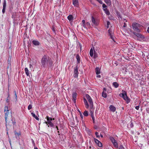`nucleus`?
Segmentation results:
<instances>
[{
	"label": "nucleus",
	"mask_w": 149,
	"mask_h": 149,
	"mask_svg": "<svg viewBox=\"0 0 149 149\" xmlns=\"http://www.w3.org/2000/svg\"><path fill=\"white\" fill-rule=\"evenodd\" d=\"M32 108V105L31 104H29L28 107V109L29 110H30Z\"/></svg>",
	"instance_id": "473e14b6"
},
{
	"label": "nucleus",
	"mask_w": 149,
	"mask_h": 149,
	"mask_svg": "<svg viewBox=\"0 0 149 149\" xmlns=\"http://www.w3.org/2000/svg\"><path fill=\"white\" fill-rule=\"evenodd\" d=\"M126 26V24L125 23H124V25L123 26L124 27H125Z\"/></svg>",
	"instance_id": "de8ad7c7"
},
{
	"label": "nucleus",
	"mask_w": 149,
	"mask_h": 149,
	"mask_svg": "<svg viewBox=\"0 0 149 149\" xmlns=\"http://www.w3.org/2000/svg\"><path fill=\"white\" fill-rule=\"evenodd\" d=\"M86 96L89 102V103L90 107L91 108L90 113L91 116L92 118V119L93 121V123H94V118L93 116V113L94 112V108H93V104L92 100L90 96L88 94H86Z\"/></svg>",
	"instance_id": "f03ea898"
},
{
	"label": "nucleus",
	"mask_w": 149,
	"mask_h": 149,
	"mask_svg": "<svg viewBox=\"0 0 149 149\" xmlns=\"http://www.w3.org/2000/svg\"><path fill=\"white\" fill-rule=\"evenodd\" d=\"M110 23L109 22V21H107V28H108L109 27V25H110Z\"/></svg>",
	"instance_id": "72a5a7b5"
},
{
	"label": "nucleus",
	"mask_w": 149,
	"mask_h": 149,
	"mask_svg": "<svg viewBox=\"0 0 149 149\" xmlns=\"http://www.w3.org/2000/svg\"><path fill=\"white\" fill-rule=\"evenodd\" d=\"M100 136H101V137H102H102H103V135H102L101 134H100Z\"/></svg>",
	"instance_id": "3c124183"
},
{
	"label": "nucleus",
	"mask_w": 149,
	"mask_h": 149,
	"mask_svg": "<svg viewBox=\"0 0 149 149\" xmlns=\"http://www.w3.org/2000/svg\"><path fill=\"white\" fill-rule=\"evenodd\" d=\"M24 70L25 71V73L26 74L27 76H29V71L28 70V69L27 68H26L24 69Z\"/></svg>",
	"instance_id": "412c9836"
},
{
	"label": "nucleus",
	"mask_w": 149,
	"mask_h": 149,
	"mask_svg": "<svg viewBox=\"0 0 149 149\" xmlns=\"http://www.w3.org/2000/svg\"><path fill=\"white\" fill-rule=\"evenodd\" d=\"M109 108L110 110L113 112H114L116 111V108L113 105H111L110 106Z\"/></svg>",
	"instance_id": "4468645a"
},
{
	"label": "nucleus",
	"mask_w": 149,
	"mask_h": 149,
	"mask_svg": "<svg viewBox=\"0 0 149 149\" xmlns=\"http://www.w3.org/2000/svg\"><path fill=\"white\" fill-rule=\"evenodd\" d=\"M84 115L86 116H88V111H85L84 113H83Z\"/></svg>",
	"instance_id": "7c9ffc66"
},
{
	"label": "nucleus",
	"mask_w": 149,
	"mask_h": 149,
	"mask_svg": "<svg viewBox=\"0 0 149 149\" xmlns=\"http://www.w3.org/2000/svg\"><path fill=\"white\" fill-rule=\"evenodd\" d=\"M89 54L91 56L93 57V56L94 54V51H93L92 48H91L90 50Z\"/></svg>",
	"instance_id": "6ab92c4d"
},
{
	"label": "nucleus",
	"mask_w": 149,
	"mask_h": 149,
	"mask_svg": "<svg viewBox=\"0 0 149 149\" xmlns=\"http://www.w3.org/2000/svg\"><path fill=\"white\" fill-rule=\"evenodd\" d=\"M82 26L85 28L86 29V25L85 23L82 24Z\"/></svg>",
	"instance_id": "c9c22d12"
},
{
	"label": "nucleus",
	"mask_w": 149,
	"mask_h": 149,
	"mask_svg": "<svg viewBox=\"0 0 149 149\" xmlns=\"http://www.w3.org/2000/svg\"><path fill=\"white\" fill-rule=\"evenodd\" d=\"M76 58L77 60V61L78 63H79L80 62V60L79 56L78 55H77L76 56Z\"/></svg>",
	"instance_id": "bb28decb"
},
{
	"label": "nucleus",
	"mask_w": 149,
	"mask_h": 149,
	"mask_svg": "<svg viewBox=\"0 0 149 149\" xmlns=\"http://www.w3.org/2000/svg\"><path fill=\"white\" fill-rule=\"evenodd\" d=\"M46 118H47V121L45 122V123L48 126V127L49 126L52 127L54 126L53 124L52 123V120H54V118H52L49 117L48 116H47Z\"/></svg>",
	"instance_id": "423d86ee"
},
{
	"label": "nucleus",
	"mask_w": 149,
	"mask_h": 149,
	"mask_svg": "<svg viewBox=\"0 0 149 149\" xmlns=\"http://www.w3.org/2000/svg\"><path fill=\"white\" fill-rule=\"evenodd\" d=\"M108 33L110 36L111 38L114 41V38L113 37V31L111 29H109L108 30Z\"/></svg>",
	"instance_id": "9d476101"
},
{
	"label": "nucleus",
	"mask_w": 149,
	"mask_h": 149,
	"mask_svg": "<svg viewBox=\"0 0 149 149\" xmlns=\"http://www.w3.org/2000/svg\"><path fill=\"white\" fill-rule=\"evenodd\" d=\"M93 48L94 49H95L96 48L98 49L99 48V45L97 43H95L94 46H93Z\"/></svg>",
	"instance_id": "dca6fc26"
},
{
	"label": "nucleus",
	"mask_w": 149,
	"mask_h": 149,
	"mask_svg": "<svg viewBox=\"0 0 149 149\" xmlns=\"http://www.w3.org/2000/svg\"><path fill=\"white\" fill-rule=\"evenodd\" d=\"M51 59L50 58L49 56H44L42 58L41 60V63L42 65L44 66L48 63H49V64H52V62L51 61Z\"/></svg>",
	"instance_id": "7ed1b4c3"
},
{
	"label": "nucleus",
	"mask_w": 149,
	"mask_h": 149,
	"mask_svg": "<svg viewBox=\"0 0 149 149\" xmlns=\"http://www.w3.org/2000/svg\"><path fill=\"white\" fill-rule=\"evenodd\" d=\"M32 43L35 45H38L40 44L39 42L37 40H34L32 41Z\"/></svg>",
	"instance_id": "f3484780"
},
{
	"label": "nucleus",
	"mask_w": 149,
	"mask_h": 149,
	"mask_svg": "<svg viewBox=\"0 0 149 149\" xmlns=\"http://www.w3.org/2000/svg\"><path fill=\"white\" fill-rule=\"evenodd\" d=\"M104 1L108 5H110L111 4V1L110 0H104Z\"/></svg>",
	"instance_id": "4be33fe9"
},
{
	"label": "nucleus",
	"mask_w": 149,
	"mask_h": 149,
	"mask_svg": "<svg viewBox=\"0 0 149 149\" xmlns=\"http://www.w3.org/2000/svg\"><path fill=\"white\" fill-rule=\"evenodd\" d=\"M32 68V66L30 64V68Z\"/></svg>",
	"instance_id": "a18cd8bd"
},
{
	"label": "nucleus",
	"mask_w": 149,
	"mask_h": 149,
	"mask_svg": "<svg viewBox=\"0 0 149 149\" xmlns=\"http://www.w3.org/2000/svg\"><path fill=\"white\" fill-rule=\"evenodd\" d=\"M123 93L119 94V96L122 97L125 101H126L127 103H129L130 102V100L127 96L126 92L125 91H122Z\"/></svg>",
	"instance_id": "39448f33"
},
{
	"label": "nucleus",
	"mask_w": 149,
	"mask_h": 149,
	"mask_svg": "<svg viewBox=\"0 0 149 149\" xmlns=\"http://www.w3.org/2000/svg\"><path fill=\"white\" fill-rule=\"evenodd\" d=\"M75 118H76V120H77V121L78 123V121L77 120V117H76Z\"/></svg>",
	"instance_id": "8fccbe9b"
},
{
	"label": "nucleus",
	"mask_w": 149,
	"mask_h": 149,
	"mask_svg": "<svg viewBox=\"0 0 149 149\" xmlns=\"http://www.w3.org/2000/svg\"><path fill=\"white\" fill-rule=\"evenodd\" d=\"M86 26L87 27H90V24L89 22H87L86 24Z\"/></svg>",
	"instance_id": "f704fd0d"
},
{
	"label": "nucleus",
	"mask_w": 149,
	"mask_h": 149,
	"mask_svg": "<svg viewBox=\"0 0 149 149\" xmlns=\"http://www.w3.org/2000/svg\"><path fill=\"white\" fill-rule=\"evenodd\" d=\"M102 7L103 8H107V6L105 4H103L102 5Z\"/></svg>",
	"instance_id": "58836bf2"
},
{
	"label": "nucleus",
	"mask_w": 149,
	"mask_h": 149,
	"mask_svg": "<svg viewBox=\"0 0 149 149\" xmlns=\"http://www.w3.org/2000/svg\"><path fill=\"white\" fill-rule=\"evenodd\" d=\"M133 34L137 37L138 40L140 41L143 40L144 38V36L140 33L134 32L133 33Z\"/></svg>",
	"instance_id": "6e6552de"
},
{
	"label": "nucleus",
	"mask_w": 149,
	"mask_h": 149,
	"mask_svg": "<svg viewBox=\"0 0 149 149\" xmlns=\"http://www.w3.org/2000/svg\"><path fill=\"white\" fill-rule=\"evenodd\" d=\"M98 132H95V134L96 137H99V138L100 137V136H99V135H98Z\"/></svg>",
	"instance_id": "e433bc0d"
},
{
	"label": "nucleus",
	"mask_w": 149,
	"mask_h": 149,
	"mask_svg": "<svg viewBox=\"0 0 149 149\" xmlns=\"http://www.w3.org/2000/svg\"><path fill=\"white\" fill-rule=\"evenodd\" d=\"M94 141L95 143L97 145L100 147H102V143L99 141L98 140L96 139H94Z\"/></svg>",
	"instance_id": "f8f14e48"
},
{
	"label": "nucleus",
	"mask_w": 149,
	"mask_h": 149,
	"mask_svg": "<svg viewBox=\"0 0 149 149\" xmlns=\"http://www.w3.org/2000/svg\"><path fill=\"white\" fill-rule=\"evenodd\" d=\"M4 112H5V118L6 126L7 127L8 125L11 126L12 124L14 125L15 122L12 120L11 112L8 109V106L5 107Z\"/></svg>",
	"instance_id": "f257e3e1"
},
{
	"label": "nucleus",
	"mask_w": 149,
	"mask_h": 149,
	"mask_svg": "<svg viewBox=\"0 0 149 149\" xmlns=\"http://www.w3.org/2000/svg\"><path fill=\"white\" fill-rule=\"evenodd\" d=\"M110 140L111 141L113 144L114 146L116 148H118V144L117 142L114 139L113 137H111L110 138Z\"/></svg>",
	"instance_id": "1a4fd4ad"
},
{
	"label": "nucleus",
	"mask_w": 149,
	"mask_h": 149,
	"mask_svg": "<svg viewBox=\"0 0 149 149\" xmlns=\"http://www.w3.org/2000/svg\"><path fill=\"white\" fill-rule=\"evenodd\" d=\"M97 77H99V78H100V77L101 76H100V75H97Z\"/></svg>",
	"instance_id": "c03bdc74"
},
{
	"label": "nucleus",
	"mask_w": 149,
	"mask_h": 149,
	"mask_svg": "<svg viewBox=\"0 0 149 149\" xmlns=\"http://www.w3.org/2000/svg\"><path fill=\"white\" fill-rule=\"evenodd\" d=\"M31 114L32 115V116L36 120H38L39 119V118L37 117V116L36 115L33 113H31Z\"/></svg>",
	"instance_id": "5701e85b"
},
{
	"label": "nucleus",
	"mask_w": 149,
	"mask_h": 149,
	"mask_svg": "<svg viewBox=\"0 0 149 149\" xmlns=\"http://www.w3.org/2000/svg\"><path fill=\"white\" fill-rule=\"evenodd\" d=\"M73 3L76 6H77L78 5V0H73Z\"/></svg>",
	"instance_id": "2eb2a0df"
},
{
	"label": "nucleus",
	"mask_w": 149,
	"mask_h": 149,
	"mask_svg": "<svg viewBox=\"0 0 149 149\" xmlns=\"http://www.w3.org/2000/svg\"><path fill=\"white\" fill-rule=\"evenodd\" d=\"M68 18L69 21H71L72 20L73 17L72 15H70L68 17Z\"/></svg>",
	"instance_id": "393cba45"
},
{
	"label": "nucleus",
	"mask_w": 149,
	"mask_h": 149,
	"mask_svg": "<svg viewBox=\"0 0 149 149\" xmlns=\"http://www.w3.org/2000/svg\"><path fill=\"white\" fill-rule=\"evenodd\" d=\"M94 57L95 58H96L97 57V55L96 53V52L94 50Z\"/></svg>",
	"instance_id": "c85d7f7f"
},
{
	"label": "nucleus",
	"mask_w": 149,
	"mask_h": 149,
	"mask_svg": "<svg viewBox=\"0 0 149 149\" xmlns=\"http://www.w3.org/2000/svg\"><path fill=\"white\" fill-rule=\"evenodd\" d=\"M34 149H38L37 148L35 147V148H34Z\"/></svg>",
	"instance_id": "864d4df0"
},
{
	"label": "nucleus",
	"mask_w": 149,
	"mask_h": 149,
	"mask_svg": "<svg viewBox=\"0 0 149 149\" xmlns=\"http://www.w3.org/2000/svg\"><path fill=\"white\" fill-rule=\"evenodd\" d=\"M5 9H6L5 8H3V9H2V11L3 13H4V12H5Z\"/></svg>",
	"instance_id": "ea45409f"
},
{
	"label": "nucleus",
	"mask_w": 149,
	"mask_h": 149,
	"mask_svg": "<svg viewBox=\"0 0 149 149\" xmlns=\"http://www.w3.org/2000/svg\"><path fill=\"white\" fill-rule=\"evenodd\" d=\"M78 72L77 67L74 68V77L77 78L78 76Z\"/></svg>",
	"instance_id": "9b49d317"
},
{
	"label": "nucleus",
	"mask_w": 149,
	"mask_h": 149,
	"mask_svg": "<svg viewBox=\"0 0 149 149\" xmlns=\"http://www.w3.org/2000/svg\"><path fill=\"white\" fill-rule=\"evenodd\" d=\"M119 149H125L122 145H120L119 147Z\"/></svg>",
	"instance_id": "4c0bfd02"
},
{
	"label": "nucleus",
	"mask_w": 149,
	"mask_h": 149,
	"mask_svg": "<svg viewBox=\"0 0 149 149\" xmlns=\"http://www.w3.org/2000/svg\"><path fill=\"white\" fill-rule=\"evenodd\" d=\"M113 86L115 88H117L118 86V84L116 82H114L113 83Z\"/></svg>",
	"instance_id": "a878e982"
},
{
	"label": "nucleus",
	"mask_w": 149,
	"mask_h": 149,
	"mask_svg": "<svg viewBox=\"0 0 149 149\" xmlns=\"http://www.w3.org/2000/svg\"><path fill=\"white\" fill-rule=\"evenodd\" d=\"M104 10L105 11V13L107 15H108L110 14V13L107 8L104 9Z\"/></svg>",
	"instance_id": "b1692460"
},
{
	"label": "nucleus",
	"mask_w": 149,
	"mask_h": 149,
	"mask_svg": "<svg viewBox=\"0 0 149 149\" xmlns=\"http://www.w3.org/2000/svg\"><path fill=\"white\" fill-rule=\"evenodd\" d=\"M84 102L86 106V108H88L89 107L88 104L87 103L86 100L85 98L84 99Z\"/></svg>",
	"instance_id": "a211bd4d"
},
{
	"label": "nucleus",
	"mask_w": 149,
	"mask_h": 149,
	"mask_svg": "<svg viewBox=\"0 0 149 149\" xmlns=\"http://www.w3.org/2000/svg\"><path fill=\"white\" fill-rule=\"evenodd\" d=\"M77 94L76 92H73L72 94V97L74 103L76 102V99L77 97Z\"/></svg>",
	"instance_id": "ddd939ff"
},
{
	"label": "nucleus",
	"mask_w": 149,
	"mask_h": 149,
	"mask_svg": "<svg viewBox=\"0 0 149 149\" xmlns=\"http://www.w3.org/2000/svg\"><path fill=\"white\" fill-rule=\"evenodd\" d=\"M82 24H85V21L84 20H83L82 21Z\"/></svg>",
	"instance_id": "37998d69"
},
{
	"label": "nucleus",
	"mask_w": 149,
	"mask_h": 149,
	"mask_svg": "<svg viewBox=\"0 0 149 149\" xmlns=\"http://www.w3.org/2000/svg\"><path fill=\"white\" fill-rule=\"evenodd\" d=\"M56 128L58 129V127L57 126H56Z\"/></svg>",
	"instance_id": "5fc2aeb1"
},
{
	"label": "nucleus",
	"mask_w": 149,
	"mask_h": 149,
	"mask_svg": "<svg viewBox=\"0 0 149 149\" xmlns=\"http://www.w3.org/2000/svg\"><path fill=\"white\" fill-rule=\"evenodd\" d=\"M15 134L16 136H19L21 134V133H20V132H15Z\"/></svg>",
	"instance_id": "2f4dec72"
},
{
	"label": "nucleus",
	"mask_w": 149,
	"mask_h": 149,
	"mask_svg": "<svg viewBox=\"0 0 149 149\" xmlns=\"http://www.w3.org/2000/svg\"><path fill=\"white\" fill-rule=\"evenodd\" d=\"M80 116L81 118L82 119L83 118V115H82V114L81 113L80 114Z\"/></svg>",
	"instance_id": "79ce46f5"
},
{
	"label": "nucleus",
	"mask_w": 149,
	"mask_h": 149,
	"mask_svg": "<svg viewBox=\"0 0 149 149\" xmlns=\"http://www.w3.org/2000/svg\"><path fill=\"white\" fill-rule=\"evenodd\" d=\"M104 91H106V89L105 88H104Z\"/></svg>",
	"instance_id": "09e8293b"
},
{
	"label": "nucleus",
	"mask_w": 149,
	"mask_h": 149,
	"mask_svg": "<svg viewBox=\"0 0 149 149\" xmlns=\"http://www.w3.org/2000/svg\"><path fill=\"white\" fill-rule=\"evenodd\" d=\"M92 23L91 25L94 26H97L99 24V21L97 19H95L93 16L91 17Z\"/></svg>",
	"instance_id": "0eeeda50"
},
{
	"label": "nucleus",
	"mask_w": 149,
	"mask_h": 149,
	"mask_svg": "<svg viewBox=\"0 0 149 149\" xmlns=\"http://www.w3.org/2000/svg\"><path fill=\"white\" fill-rule=\"evenodd\" d=\"M15 95L16 96V97H17V95H16V93L15 92Z\"/></svg>",
	"instance_id": "603ef678"
},
{
	"label": "nucleus",
	"mask_w": 149,
	"mask_h": 149,
	"mask_svg": "<svg viewBox=\"0 0 149 149\" xmlns=\"http://www.w3.org/2000/svg\"><path fill=\"white\" fill-rule=\"evenodd\" d=\"M133 30L138 32H140L141 30L142 26L137 23H134L132 25Z\"/></svg>",
	"instance_id": "20e7f679"
},
{
	"label": "nucleus",
	"mask_w": 149,
	"mask_h": 149,
	"mask_svg": "<svg viewBox=\"0 0 149 149\" xmlns=\"http://www.w3.org/2000/svg\"><path fill=\"white\" fill-rule=\"evenodd\" d=\"M6 0H4V2L3 3V8H6Z\"/></svg>",
	"instance_id": "c756f323"
},
{
	"label": "nucleus",
	"mask_w": 149,
	"mask_h": 149,
	"mask_svg": "<svg viewBox=\"0 0 149 149\" xmlns=\"http://www.w3.org/2000/svg\"><path fill=\"white\" fill-rule=\"evenodd\" d=\"M147 31L149 33V27H148Z\"/></svg>",
	"instance_id": "49530a36"
},
{
	"label": "nucleus",
	"mask_w": 149,
	"mask_h": 149,
	"mask_svg": "<svg viewBox=\"0 0 149 149\" xmlns=\"http://www.w3.org/2000/svg\"><path fill=\"white\" fill-rule=\"evenodd\" d=\"M102 96L106 98L107 96L106 93L104 92H103L102 93Z\"/></svg>",
	"instance_id": "cd10ccee"
},
{
	"label": "nucleus",
	"mask_w": 149,
	"mask_h": 149,
	"mask_svg": "<svg viewBox=\"0 0 149 149\" xmlns=\"http://www.w3.org/2000/svg\"><path fill=\"white\" fill-rule=\"evenodd\" d=\"M139 106H136L135 107V109L136 110H138L139 109Z\"/></svg>",
	"instance_id": "a19ab883"
},
{
	"label": "nucleus",
	"mask_w": 149,
	"mask_h": 149,
	"mask_svg": "<svg viewBox=\"0 0 149 149\" xmlns=\"http://www.w3.org/2000/svg\"><path fill=\"white\" fill-rule=\"evenodd\" d=\"M95 71L96 74H99L100 73V69L99 68H95Z\"/></svg>",
	"instance_id": "aec40b11"
}]
</instances>
